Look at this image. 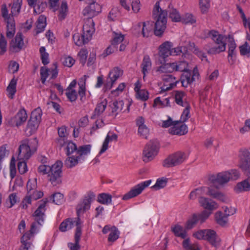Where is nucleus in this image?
Listing matches in <instances>:
<instances>
[{"instance_id":"nucleus-1","label":"nucleus","mask_w":250,"mask_h":250,"mask_svg":"<svg viewBox=\"0 0 250 250\" xmlns=\"http://www.w3.org/2000/svg\"><path fill=\"white\" fill-rule=\"evenodd\" d=\"M208 36L214 43L213 45L211 43L205 45L204 49L208 54H218L226 50L227 45L226 36L220 34L216 30H212L208 32Z\"/></svg>"},{"instance_id":"nucleus-2","label":"nucleus","mask_w":250,"mask_h":250,"mask_svg":"<svg viewBox=\"0 0 250 250\" xmlns=\"http://www.w3.org/2000/svg\"><path fill=\"white\" fill-rule=\"evenodd\" d=\"M62 163L57 161L51 167L45 165L40 166L38 171L42 175L48 174L49 180L54 186H56L62 182Z\"/></svg>"},{"instance_id":"nucleus-3","label":"nucleus","mask_w":250,"mask_h":250,"mask_svg":"<svg viewBox=\"0 0 250 250\" xmlns=\"http://www.w3.org/2000/svg\"><path fill=\"white\" fill-rule=\"evenodd\" d=\"M167 15V12L160 8L159 1L156 2L153 11V17L156 21L154 28L156 36H161L166 29Z\"/></svg>"},{"instance_id":"nucleus-4","label":"nucleus","mask_w":250,"mask_h":250,"mask_svg":"<svg viewBox=\"0 0 250 250\" xmlns=\"http://www.w3.org/2000/svg\"><path fill=\"white\" fill-rule=\"evenodd\" d=\"M33 214L35 222L31 225L30 233L33 234L36 232L37 224L41 226L43 224L45 218V206L48 202L47 199H43Z\"/></svg>"},{"instance_id":"nucleus-5","label":"nucleus","mask_w":250,"mask_h":250,"mask_svg":"<svg viewBox=\"0 0 250 250\" xmlns=\"http://www.w3.org/2000/svg\"><path fill=\"white\" fill-rule=\"evenodd\" d=\"M159 148V143L158 141H149L146 145L143 150V161L146 163L152 161L158 154Z\"/></svg>"},{"instance_id":"nucleus-6","label":"nucleus","mask_w":250,"mask_h":250,"mask_svg":"<svg viewBox=\"0 0 250 250\" xmlns=\"http://www.w3.org/2000/svg\"><path fill=\"white\" fill-rule=\"evenodd\" d=\"M1 15L5 21L7 23L6 37L8 38H12L15 33V23L13 16L8 14V10L5 4L1 5Z\"/></svg>"},{"instance_id":"nucleus-7","label":"nucleus","mask_w":250,"mask_h":250,"mask_svg":"<svg viewBox=\"0 0 250 250\" xmlns=\"http://www.w3.org/2000/svg\"><path fill=\"white\" fill-rule=\"evenodd\" d=\"M187 159L186 154L178 151L170 155L163 162V166L165 167H175L182 164Z\"/></svg>"},{"instance_id":"nucleus-8","label":"nucleus","mask_w":250,"mask_h":250,"mask_svg":"<svg viewBox=\"0 0 250 250\" xmlns=\"http://www.w3.org/2000/svg\"><path fill=\"white\" fill-rule=\"evenodd\" d=\"M151 182V180H149L136 185L132 188L129 191L123 196L122 199L124 200H127L138 196L142 193L145 188L149 186Z\"/></svg>"},{"instance_id":"nucleus-9","label":"nucleus","mask_w":250,"mask_h":250,"mask_svg":"<svg viewBox=\"0 0 250 250\" xmlns=\"http://www.w3.org/2000/svg\"><path fill=\"white\" fill-rule=\"evenodd\" d=\"M229 172L224 171L218 173L216 175H211L208 177V181L217 188L219 186H222L229 180Z\"/></svg>"},{"instance_id":"nucleus-10","label":"nucleus","mask_w":250,"mask_h":250,"mask_svg":"<svg viewBox=\"0 0 250 250\" xmlns=\"http://www.w3.org/2000/svg\"><path fill=\"white\" fill-rule=\"evenodd\" d=\"M123 74V70L118 67H114L108 74V77L104 84V87L106 89L112 88L115 82Z\"/></svg>"},{"instance_id":"nucleus-11","label":"nucleus","mask_w":250,"mask_h":250,"mask_svg":"<svg viewBox=\"0 0 250 250\" xmlns=\"http://www.w3.org/2000/svg\"><path fill=\"white\" fill-rule=\"evenodd\" d=\"M101 11V5L96 2H92L83 9V14L84 16L91 19L98 15Z\"/></svg>"},{"instance_id":"nucleus-12","label":"nucleus","mask_w":250,"mask_h":250,"mask_svg":"<svg viewBox=\"0 0 250 250\" xmlns=\"http://www.w3.org/2000/svg\"><path fill=\"white\" fill-rule=\"evenodd\" d=\"M239 167L245 174L250 173V153L248 150L242 151Z\"/></svg>"},{"instance_id":"nucleus-13","label":"nucleus","mask_w":250,"mask_h":250,"mask_svg":"<svg viewBox=\"0 0 250 250\" xmlns=\"http://www.w3.org/2000/svg\"><path fill=\"white\" fill-rule=\"evenodd\" d=\"M152 24L149 21L139 22L135 27L134 30L138 35H142L144 37H148L152 32Z\"/></svg>"},{"instance_id":"nucleus-14","label":"nucleus","mask_w":250,"mask_h":250,"mask_svg":"<svg viewBox=\"0 0 250 250\" xmlns=\"http://www.w3.org/2000/svg\"><path fill=\"white\" fill-rule=\"evenodd\" d=\"M82 235V222L78 218L76 222V229L75 234V243H69L68 247L70 250H80L79 241Z\"/></svg>"},{"instance_id":"nucleus-15","label":"nucleus","mask_w":250,"mask_h":250,"mask_svg":"<svg viewBox=\"0 0 250 250\" xmlns=\"http://www.w3.org/2000/svg\"><path fill=\"white\" fill-rule=\"evenodd\" d=\"M24 42L23 36L21 33L18 32L15 38L10 42L11 50L14 52H19L23 47Z\"/></svg>"},{"instance_id":"nucleus-16","label":"nucleus","mask_w":250,"mask_h":250,"mask_svg":"<svg viewBox=\"0 0 250 250\" xmlns=\"http://www.w3.org/2000/svg\"><path fill=\"white\" fill-rule=\"evenodd\" d=\"M199 73L197 67L193 69L192 74L190 72L184 73L181 77L182 86L187 87L188 84L192 83L198 78Z\"/></svg>"},{"instance_id":"nucleus-17","label":"nucleus","mask_w":250,"mask_h":250,"mask_svg":"<svg viewBox=\"0 0 250 250\" xmlns=\"http://www.w3.org/2000/svg\"><path fill=\"white\" fill-rule=\"evenodd\" d=\"M206 189L204 191V194L208 195L214 199L219 200L222 202H227V197L221 192L211 187H205Z\"/></svg>"},{"instance_id":"nucleus-18","label":"nucleus","mask_w":250,"mask_h":250,"mask_svg":"<svg viewBox=\"0 0 250 250\" xmlns=\"http://www.w3.org/2000/svg\"><path fill=\"white\" fill-rule=\"evenodd\" d=\"M145 120L142 117H138L136 120V124L138 127V134L142 137L147 139L149 134V130L145 125Z\"/></svg>"},{"instance_id":"nucleus-19","label":"nucleus","mask_w":250,"mask_h":250,"mask_svg":"<svg viewBox=\"0 0 250 250\" xmlns=\"http://www.w3.org/2000/svg\"><path fill=\"white\" fill-rule=\"evenodd\" d=\"M205 233L204 240H207L213 247H217L220 245L221 239L214 230L206 229Z\"/></svg>"},{"instance_id":"nucleus-20","label":"nucleus","mask_w":250,"mask_h":250,"mask_svg":"<svg viewBox=\"0 0 250 250\" xmlns=\"http://www.w3.org/2000/svg\"><path fill=\"white\" fill-rule=\"evenodd\" d=\"M92 200V198L88 195L85 197L82 202L77 205L76 208L77 217L80 218L81 214L90 208Z\"/></svg>"},{"instance_id":"nucleus-21","label":"nucleus","mask_w":250,"mask_h":250,"mask_svg":"<svg viewBox=\"0 0 250 250\" xmlns=\"http://www.w3.org/2000/svg\"><path fill=\"white\" fill-rule=\"evenodd\" d=\"M124 105L122 100L110 102L109 104V115L116 117L123 110Z\"/></svg>"},{"instance_id":"nucleus-22","label":"nucleus","mask_w":250,"mask_h":250,"mask_svg":"<svg viewBox=\"0 0 250 250\" xmlns=\"http://www.w3.org/2000/svg\"><path fill=\"white\" fill-rule=\"evenodd\" d=\"M18 151V159L19 160H28L33 154L29 146L26 145V143L21 145L19 147Z\"/></svg>"},{"instance_id":"nucleus-23","label":"nucleus","mask_w":250,"mask_h":250,"mask_svg":"<svg viewBox=\"0 0 250 250\" xmlns=\"http://www.w3.org/2000/svg\"><path fill=\"white\" fill-rule=\"evenodd\" d=\"M198 201L201 206L209 211L216 209L218 207L216 202L208 198L201 196Z\"/></svg>"},{"instance_id":"nucleus-24","label":"nucleus","mask_w":250,"mask_h":250,"mask_svg":"<svg viewBox=\"0 0 250 250\" xmlns=\"http://www.w3.org/2000/svg\"><path fill=\"white\" fill-rule=\"evenodd\" d=\"M78 218L81 222L79 217H77L75 219L68 218L65 219L61 223L59 226V230L62 232H65L71 229L75 225L76 226V222L78 221Z\"/></svg>"},{"instance_id":"nucleus-25","label":"nucleus","mask_w":250,"mask_h":250,"mask_svg":"<svg viewBox=\"0 0 250 250\" xmlns=\"http://www.w3.org/2000/svg\"><path fill=\"white\" fill-rule=\"evenodd\" d=\"M152 68V62L148 55H145L144 56L142 63L141 64V71L143 74V79L151 70Z\"/></svg>"},{"instance_id":"nucleus-26","label":"nucleus","mask_w":250,"mask_h":250,"mask_svg":"<svg viewBox=\"0 0 250 250\" xmlns=\"http://www.w3.org/2000/svg\"><path fill=\"white\" fill-rule=\"evenodd\" d=\"M172 46L173 43L170 42L166 41L163 43L159 47V54L160 56L163 59H165L170 56Z\"/></svg>"},{"instance_id":"nucleus-27","label":"nucleus","mask_w":250,"mask_h":250,"mask_svg":"<svg viewBox=\"0 0 250 250\" xmlns=\"http://www.w3.org/2000/svg\"><path fill=\"white\" fill-rule=\"evenodd\" d=\"M27 119V114L24 108L21 109L14 117L15 125L19 127L25 123Z\"/></svg>"},{"instance_id":"nucleus-28","label":"nucleus","mask_w":250,"mask_h":250,"mask_svg":"<svg viewBox=\"0 0 250 250\" xmlns=\"http://www.w3.org/2000/svg\"><path fill=\"white\" fill-rule=\"evenodd\" d=\"M32 234L29 232H26L23 234L21 238V243L19 250H29L32 245V241L31 240V237Z\"/></svg>"},{"instance_id":"nucleus-29","label":"nucleus","mask_w":250,"mask_h":250,"mask_svg":"<svg viewBox=\"0 0 250 250\" xmlns=\"http://www.w3.org/2000/svg\"><path fill=\"white\" fill-rule=\"evenodd\" d=\"M174 101L176 104L184 107L185 105L188 104V103L186 101V94L180 90H176L174 92Z\"/></svg>"},{"instance_id":"nucleus-30","label":"nucleus","mask_w":250,"mask_h":250,"mask_svg":"<svg viewBox=\"0 0 250 250\" xmlns=\"http://www.w3.org/2000/svg\"><path fill=\"white\" fill-rule=\"evenodd\" d=\"M168 131L172 135H183L188 132V127L185 124L174 125L169 129Z\"/></svg>"},{"instance_id":"nucleus-31","label":"nucleus","mask_w":250,"mask_h":250,"mask_svg":"<svg viewBox=\"0 0 250 250\" xmlns=\"http://www.w3.org/2000/svg\"><path fill=\"white\" fill-rule=\"evenodd\" d=\"M236 47V44L235 42L233 40L230 41L229 44V50H228V61L230 64H233L235 61L236 53L235 51Z\"/></svg>"},{"instance_id":"nucleus-32","label":"nucleus","mask_w":250,"mask_h":250,"mask_svg":"<svg viewBox=\"0 0 250 250\" xmlns=\"http://www.w3.org/2000/svg\"><path fill=\"white\" fill-rule=\"evenodd\" d=\"M94 23L93 20L87 21L83 25V33L90 39H91L92 35L94 32Z\"/></svg>"},{"instance_id":"nucleus-33","label":"nucleus","mask_w":250,"mask_h":250,"mask_svg":"<svg viewBox=\"0 0 250 250\" xmlns=\"http://www.w3.org/2000/svg\"><path fill=\"white\" fill-rule=\"evenodd\" d=\"M234 190L237 193L250 190V178L238 183L235 187Z\"/></svg>"},{"instance_id":"nucleus-34","label":"nucleus","mask_w":250,"mask_h":250,"mask_svg":"<svg viewBox=\"0 0 250 250\" xmlns=\"http://www.w3.org/2000/svg\"><path fill=\"white\" fill-rule=\"evenodd\" d=\"M46 17L44 15H42L39 16L37 21L36 28L35 30L36 35L42 32L44 30L46 25Z\"/></svg>"},{"instance_id":"nucleus-35","label":"nucleus","mask_w":250,"mask_h":250,"mask_svg":"<svg viewBox=\"0 0 250 250\" xmlns=\"http://www.w3.org/2000/svg\"><path fill=\"white\" fill-rule=\"evenodd\" d=\"M17 83V79L13 78L10 82L6 88L8 97L12 99L17 91L16 85Z\"/></svg>"},{"instance_id":"nucleus-36","label":"nucleus","mask_w":250,"mask_h":250,"mask_svg":"<svg viewBox=\"0 0 250 250\" xmlns=\"http://www.w3.org/2000/svg\"><path fill=\"white\" fill-rule=\"evenodd\" d=\"M107 104V101L106 99L104 100L101 103H98L94 110L92 119H94L96 116H99L102 114L105 110Z\"/></svg>"},{"instance_id":"nucleus-37","label":"nucleus","mask_w":250,"mask_h":250,"mask_svg":"<svg viewBox=\"0 0 250 250\" xmlns=\"http://www.w3.org/2000/svg\"><path fill=\"white\" fill-rule=\"evenodd\" d=\"M175 71L189 72L188 63L185 61L173 62Z\"/></svg>"},{"instance_id":"nucleus-38","label":"nucleus","mask_w":250,"mask_h":250,"mask_svg":"<svg viewBox=\"0 0 250 250\" xmlns=\"http://www.w3.org/2000/svg\"><path fill=\"white\" fill-rule=\"evenodd\" d=\"M73 40L77 45L82 46L83 45L87 43L90 39L83 33L81 35L79 33H77L74 35Z\"/></svg>"},{"instance_id":"nucleus-39","label":"nucleus","mask_w":250,"mask_h":250,"mask_svg":"<svg viewBox=\"0 0 250 250\" xmlns=\"http://www.w3.org/2000/svg\"><path fill=\"white\" fill-rule=\"evenodd\" d=\"M171 231L174 235L182 239H185L187 236V232L182 226L177 225L171 228Z\"/></svg>"},{"instance_id":"nucleus-40","label":"nucleus","mask_w":250,"mask_h":250,"mask_svg":"<svg viewBox=\"0 0 250 250\" xmlns=\"http://www.w3.org/2000/svg\"><path fill=\"white\" fill-rule=\"evenodd\" d=\"M118 136L116 134H113L111 136L107 134L106 138L103 143L102 148L99 152V155H101L104 153L108 147V143L111 141H117Z\"/></svg>"},{"instance_id":"nucleus-41","label":"nucleus","mask_w":250,"mask_h":250,"mask_svg":"<svg viewBox=\"0 0 250 250\" xmlns=\"http://www.w3.org/2000/svg\"><path fill=\"white\" fill-rule=\"evenodd\" d=\"M169 106H170V105L169 98L161 99L160 97H158L155 98L154 101V107L157 106L159 108H163Z\"/></svg>"},{"instance_id":"nucleus-42","label":"nucleus","mask_w":250,"mask_h":250,"mask_svg":"<svg viewBox=\"0 0 250 250\" xmlns=\"http://www.w3.org/2000/svg\"><path fill=\"white\" fill-rule=\"evenodd\" d=\"M22 0H14L12 3L9 4V6H11V14L13 16H17L21 8Z\"/></svg>"},{"instance_id":"nucleus-43","label":"nucleus","mask_w":250,"mask_h":250,"mask_svg":"<svg viewBox=\"0 0 250 250\" xmlns=\"http://www.w3.org/2000/svg\"><path fill=\"white\" fill-rule=\"evenodd\" d=\"M68 156V158L64 162V165L66 167L72 168L78 164V161L80 159L79 156L76 154V155Z\"/></svg>"},{"instance_id":"nucleus-44","label":"nucleus","mask_w":250,"mask_h":250,"mask_svg":"<svg viewBox=\"0 0 250 250\" xmlns=\"http://www.w3.org/2000/svg\"><path fill=\"white\" fill-rule=\"evenodd\" d=\"M68 13V6L65 1H62L59 9L58 18L60 21L64 20Z\"/></svg>"},{"instance_id":"nucleus-45","label":"nucleus","mask_w":250,"mask_h":250,"mask_svg":"<svg viewBox=\"0 0 250 250\" xmlns=\"http://www.w3.org/2000/svg\"><path fill=\"white\" fill-rule=\"evenodd\" d=\"M173 62L164 63L158 67L157 71L161 73H172L175 71Z\"/></svg>"},{"instance_id":"nucleus-46","label":"nucleus","mask_w":250,"mask_h":250,"mask_svg":"<svg viewBox=\"0 0 250 250\" xmlns=\"http://www.w3.org/2000/svg\"><path fill=\"white\" fill-rule=\"evenodd\" d=\"M112 196L109 194L103 193L98 196L97 201L100 203L104 205H108L111 203Z\"/></svg>"},{"instance_id":"nucleus-47","label":"nucleus","mask_w":250,"mask_h":250,"mask_svg":"<svg viewBox=\"0 0 250 250\" xmlns=\"http://www.w3.org/2000/svg\"><path fill=\"white\" fill-rule=\"evenodd\" d=\"M163 81L167 83L170 87H174L176 85L177 83L179 82L178 80L172 75H166L162 77Z\"/></svg>"},{"instance_id":"nucleus-48","label":"nucleus","mask_w":250,"mask_h":250,"mask_svg":"<svg viewBox=\"0 0 250 250\" xmlns=\"http://www.w3.org/2000/svg\"><path fill=\"white\" fill-rule=\"evenodd\" d=\"M189 44L193 53L200 58L202 61H208L207 57L205 53L200 50L196 46L194 42H189Z\"/></svg>"},{"instance_id":"nucleus-49","label":"nucleus","mask_w":250,"mask_h":250,"mask_svg":"<svg viewBox=\"0 0 250 250\" xmlns=\"http://www.w3.org/2000/svg\"><path fill=\"white\" fill-rule=\"evenodd\" d=\"M42 115L41 109L39 107L36 108L32 112L30 119L40 123L42 119Z\"/></svg>"},{"instance_id":"nucleus-50","label":"nucleus","mask_w":250,"mask_h":250,"mask_svg":"<svg viewBox=\"0 0 250 250\" xmlns=\"http://www.w3.org/2000/svg\"><path fill=\"white\" fill-rule=\"evenodd\" d=\"M91 149V146L90 145H84L81 146L77 151V155L79 156L80 158L83 155H87L89 153Z\"/></svg>"},{"instance_id":"nucleus-51","label":"nucleus","mask_w":250,"mask_h":250,"mask_svg":"<svg viewBox=\"0 0 250 250\" xmlns=\"http://www.w3.org/2000/svg\"><path fill=\"white\" fill-rule=\"evenodd\" d=\"M183 246L186 250H199L197 244H190L189 238L184 239L183 242Z\"/></svg>"},{"instance_id":"nucleus-52","label":"nucleus","mask_w":250,"mask_h":250,"mask_svg":"<svg viewBox=\"0 0 250 250\" xmlns=\"http://www.w3.org/2000/svg\"><path fill=\"white\" fill-rule=\"evenodd\" d=\"M217 222L221 225H225L228 221V216L225 215L221 211H218L215 214Z\"/></svg>"},{"instance_id":"nucleus-53","label":"nucleus","mask_w":250,"mask_h":250,"mask_svg":"<svg viewBox=\"0 0 250 250\" xmlns=\"http://www.w3.org/2000/svg\"><path fill=\"white\" fill-rule=\"evenodd\" d=\"M7 41L3 34H0V55H2L7 51Z\"/></svg>"},{"instance_id":"nucleus-54","label":"nucleus","mask_w":250,"mask_h":250,"mask_svg":"<svg viewBox=\"0 0 250 250\" xmlns=\"http://www.w3.org/2000/svg\"><path fill=\"white\" fill-rule=\"evenodd\" d=\"M169 18L172 21L178 22L180 21L181 16L176 9L172 8L169 11Z\"/></svg>"},{"instance_id":"nucleus-55","label":"nucleus","mask_w":250,"mask_h":250,"mask_svg":"<svg viewBox=\"0 0 250 250\" xmlns=\"http://www.w3.org/2000/svg\"><path fill=\"white\" fill-rule=\"evenodd\" d=\"M39 124V123L30 119L28 122L26 131H28L30 134H32L38 128Z\"/></svg>"},{"instance_id":"nucleus-56","label":"nucleus","mask_w":250,"mask_h":250,"mask_svg":"<svg viewBox=\"0 0 250 250\" xmlns=\"http://www.w3.org/2000/svg\"><path fill=\"white\" fill-rule=\"evenodd\" d=\"M187 52V49L185 47L179 46L174 48H171L170 55L171 56H178L182 54V56L185 55Z\"/></svg>"},{"instance_id":"nucleus-57","label":"nucleus","mask_w":250,"mask_h":250,"mask_svg":"<svg viewBox=\"0 0 250 250\" xmlns=\"http://www.w3.org/2000/svg\"><path fill=\"white\" fill-rule=\"evenodd\" d=\"M40 52L41 54L42 62L44 65H46L49 62V54L45 52V48L42 46L40 48Z\"/></svg>"},{"instance_id":"nucleus-58","label":"nucleus","mask_w":250,"mask_h":250,"mask_svg":"<svg viewBox=\"0 0 250 250\" xmlns=\"http://www.w3.org/2000/svg\"><path fill=\"white\" fill-rule=\"evenodd\" d=\"M206 189V188L205 187H202L196 189L195 190L190 192L189 195V198L192 200L195 199L198 197L199 198L200 196L204 194V191H205Z\"/></svg>"},{"instance_id":"nucleus-59","label":"nucleus","mask_w":250,"mask_h":250,"mask_svg":"<svg viewBox=\"0 0 250 250\" xmlns=\"http://www.w3.org/2000/svg\"><path fill=\"white\" fill-rule=\"evenodd\" d=\"M119 232L116 228L115 227L112 228L108 238V242H113L115 241L119 238Z\"/></svg>"},{"instance_id":"nucleus-60","label":"nucleus","mask_w":250,"mask_h":250,"mask_svg":"<svg viewBox=\"0 0 250 250\" xmlns=\"http://www.w3.org/2000/svg\"><path fill=\"white\" fill-rule=\"evenodd\" d=\"M167 180L166 178H162L158 179L155 184L151 187L156 190H158L165 187L167 185Z\"/></svg>"},{"instance_id":"nucleus-61","label":"nucleus","mask_w":250,"mask_h":250,"mask_svg":"<svg viewBox=\"0 0 250 250\" xmlns=\"http://www.w3.org/2000/svg\"><path fill=\"white\" fill-rule=\"evenodd\" d=\"M124 40V35L121 33H114L113 39L112 41L111 44L112 46H116V45L121 43Z\"/></svg>"},{"instance_id":"nucleus-62","label":"nucleus","mask_w":250,"mask_h":250,"mask_svg":"<svg viewBox=\"0 0 250 250\" xmlns=\"http://www.w3.org/2000/svg\"><path fill=\"white\" fill-rule=\"evenodd\" d=\"M18 197L16 193H13L9 195L8 199L6 201V205L8 208H11L17 202Z\"/></svg>"},{"instance_id":"nucleus-63","label":"nucleus","mask_w":250,"mask_h":250,"mask_svg":"<svg viewBox=\"0 0 250 250\" xmlns=\"http://www.w3.org/2000/svg\"><path fill=\"white\" fill-rule=\"evenodd\" d=\"M51 198L52 199L53 202L56 205H60L63 201V195L60 192L53 194Z\"/></svg>"},{"instance_id":"nucleus-64","label":"nucleus","mask_w":250,"mask_h":250,"mask_svg":"<svg viewBox=\"0 0 250 250\" xmlns=\"http://www.w3.org/2000/svg\"><path fill=\"white\" fill-rule=\"evenodd\" d=\"M26 145L29 146L30 149L33 153L36 151L37 149L38 146V141L36 138L31 139L28 141Z\"/></svg>"}]
</instances>
